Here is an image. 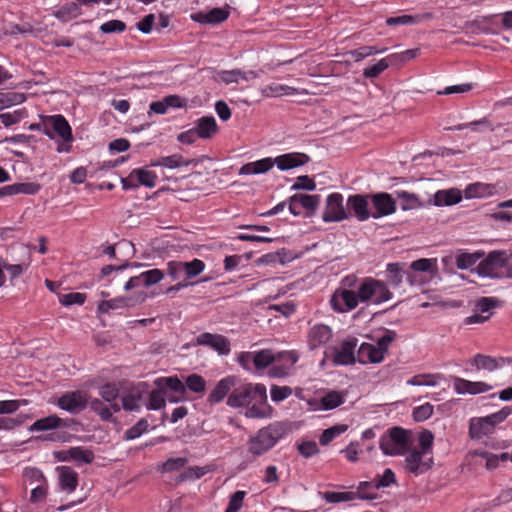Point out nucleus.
<instances>
[{"mask_svg":"<svg viewBox=\"0 0 512 512\" xmlns=\"http://www.w3.org/2000/svg\"><path fill=\"white\" fill-rule=\"evenodd\" d=\"M245 416L252 419H265L272 416L273 408L267 401V394L264 396V401H254L246 407Z\"/></svg>","mask_w":512,"mask_h":512,"instance_id":"obj_26","label":"nucleus"},{"mask_svg":"<svg viewBox=\"0 0 512 512\" xmlns=\"http://www.w3.org/2000/svg\"><path fill=\"white\" fill-rule=\"evenodd\" d=\"M26 100L24 93L8 91L0 92V111L14 105H19Z\"/></svg>","mask_w":512,"mask_h":512,"instance_id":"obj_41","label":"nucleus"},{"mask_svg":"<svg viewBox=\"0 0 512 512\" xmlns=\"http://www.w3.org/2000/svg\"><path fill=\"white\" fill-rule=\"evenodd\" d=\"M374 480L372 481H362L358 485V491L354 492L356 494V499L362 500H374L377 498L376 493L369 492V489H374Z\"/></svg>","mask_w":512,"mask_h":512,"instance_id":"obj_58","label":"nucleus"},{"mask_svg":"<svg viewBox=\"0 0 512 512\" xmlns=\"http://www.w3.org/2000/svg\"><path fill=\"white\" fill-rule=\"evenodd\" d=\"M27 116L26 109H18L14 112H7L0 114V120L5 127H9L20 122L23 118Z\"/></svg>","mask_w":512,"mask_h":512,"instance_id":"obj_53","label":"nucleus"},{"mask_svg":"<svg viewBox=\"0 0 512 512\" xmlns=\"http://www.w3.org/2000/svg\"><path fill=\"white\" fill-rule=\"evenodd\" d=\"M473 364L477 370H487L489 372L495 371L504 366L502 357L494 358L489 355L476 354L473 358Z\"/></svg>","mask_w":512,"mask_h":512,"instance_id":"obj_30","label":"nucleus"},{"mask_svg":"<svg viewBox=\"0 0 512 512\" xmlns=\"http://www.w3.org/2000/svg\"><path fill=\"white\" fill-rule=\"evenodd\" d=\"M148 410H160L166 406V389L158 387L149 393L148 402L145 404Z\"/></svg>","mask_w":512,"mask_h":512,"instance_id":"obj_37","label":"nucleus"},{"mask_svg":"<svg viewBox=\"0 0 512 512\" xmlns=\"http://www.w3.org/2000/svg\"><path fill=\"white\" fill-rule=\"evenodd\" d=\"M494 430L487 417H474L470 420L469 436L471 439L480 440L493 434Z\"/></svg>","mask_w":512,"mask_h":512,"instance_id":"obj_21","label":"nucleus"},{"mask_svg":"<svg viewBox=\"0 0 512 512\" xmlns=\"http://www.w3.org/2000/svg\"><path fill=\"white\" fill-rule=\"evenodd\" d=\"M195 129L201 139H210L217 131L218 125L213 116H203L195 122Z\"/></svg>","mask_w":512,"mask_h":512,"instance_id":"obj_29","label":"nucleus"},{"mask_svg":"<svg viewBox=\"0 0 512 512\" xmlns=\"http://www.w3.org/2000/svg\"><path fill=\"white\" fill-rule=\"evenodd\" d=\"M462 200V194H433V202L436 206H452Z\"/></svg>","mask_w":512,"mask_h":512,"instance_id":"obj_54","label":"nucleus"},{"mask_svg":"<svg viewBox=\"0 0 512 512\" xmlns=\"http://www.w3.org/2000/svg\"><path fill=\"white\" fill-rule=\"evenodd\" d=\"M453 388L457 394H481L488 392L492 386L483 381H469L461 377H453Z\"/></svg>","mask_w":512,"mask_h":512,"instance_id":"obj_19","label":"nucleus"},{"mask_svg":"<svg viewBox=\"0 0 512 512\" xmlns=\"http://www.w3.org/2000/svg\"><path fill=\"white\" fill-rule=\"evenodd\" d=\"M40 186L35 183H15L0 188V192H38Z\"/></svg>","mask_w":512,"mask_h":512,"instance_id":"obj_61","label":"nucleus"},{"mask_svg":"<svg viewBox=\"0 0 512 512\" xmlns=\"http://www.w3.org/2000/svg\"><path fill=\"white\" fill-rule=\"evenodd\" d=\"M246 495V491L238 490L234 492L230 496L228 506L224 512H239L243 507Z\"/></svg>","mask_w":512,"mask_h":512,"instance_id":"obj_55","label":"nucleus"},{"mask_svg":"<svg viewBox=\"0 0 512 512\" xmlns=\"http://www.w3.org/2000/svg\"><path fill=\"white\" fill-rule=\"evenodd\" d=\"M275 166V161L272 157L262 158L257 161L244 164L240 170V175H258L264 174Z\"/></svg>","mask_w":512,"mask_h":512,"instance_id":"obj_23","label":"nucleus"},{"mask_svg":"<svg viewBox=\"0 0 512 512\" xmlns=\"http://www.w3.org/2000/svg\"><path fill=\"white\" fill-rule=\"evenodd\" d=\"M275 165L281 171L291 170L301 167L310 161V157L302 152H290L278 155L273 158Z\"/></svg>","mask_w":512,"mask_h":512,"instance_id":"obj_18","label":"nucleus"},{"mask_svg":"<svg viewBox=\"0 0 512 512\" xmlns=\"http://www.w3.org/2000/svg\"><path fill=\"white\" fill-rule=\"evenodd\" d=\"M358 296L362 303L381 304L390 300L392 293L384 282L367 277L358 287Z\"/></svg>","mask_w":512,"mask_h":512,"instance_id":"obj_5","label":"nucleus"},{"mask_svg":"<svg viewBox=\"0 0 512 512\" xmlns=\"http://www.w3.org/2000/svg\"><path fill=\"white\" fill-rule=\"evenodd\" d=\"M256 73L253 70L242 71L240 69L222 70L218 71L215 80L221 81L225 84L237 83L239 80H249L256 78Z\"/></svg>","mask_w":512,"mask_h":512,"instance_id":"obj_24","label":"nucleus"},{"mask_svg":"<svg viewBox=\"0 0 512 512\" xmlns=\"http://www.w3.org/2000/svg\"><path fill=\"white\" fill-rule=\"evenodd\" d=\"M70 458L71 461L77 463L90 464L94 460V454L91 450L83 448L81 446L71 447Z\"/></svg>","mask_w":512,"mask_h":512,"instance_id":"obj_45","label":"nucleus"},{"mask_svg":"<svg viewBox=\"0 0 512 512\" xmlns=\"http://www.w3.org/2000/svg\"><path fill=\"white\" fill-rule=\"evenodd\" d=\"M149 423L145 418H141L131 428L127 429L124 433L125 440H134L139 438L144 433L148 432Z\"/></svg>","mask_w":512,"mask_h":512,"instance_id":"obj_46","label":"nucleus"},{"mask_svg":"<svg viewBox=\"0 0 512 512\" xmlns=\"http://www.w3.org/2000/svg\"><path fill=\"white\" fill-rule=\"evenodd\" d=\"M157 179L158 177L155 172L144 167L132 170L130 174L122 180V183L125 189L138 188L140 186L153 188L156 185Z\"/></svg>","mask_w":512,"mask_h":512,"instance_id":"obj_13","label":"nucleus"},{"mask_svg":"<svg viewBox=\"0 0 512 512\" xmlns=\"http://www.w3.org/2000/svg\"><path fill=\"white\" fill-rule=\"evenodd\" d=\"M299 357V353L295 350L275 353L274 365L270 368L269 375L275 378L288 376L299 360Z\"/></svg>","mask_w":512,"mask_h":512,"instance_id":"obj_11","label":"nucleus"},{"mask_svg":"<svg viewBox=\"0 0 512 512\" xmlns=\"http://www.w3.org/2000/svg\"><path fill=\"white\" fill-rule=\"evenodd\" d=\"M42 133L49 137L50 139H53L54 135L56 134L63 140V142L68 143L67 146H58L57 151L59 153L70 151V143L73 141L72 129L70 124L63 115L57 114L43 116Z\"/></svg>","mask_w":512,"mask_h":512,"instance_id":"obj_4","label":"nucleus"},{"mask_svg":"<svg viewBox=\"0 0 512 512\" xmlns=\"http://www.w3.org/2000/svg\"><path fill=\"white\" fill-rule=\"evenodd\" d=\"M479 256L471 253H461L456 257V266L459 269H468L476 264Z\"/></svg>","mask_w":512,"mask_h":512,"instance_id":"obj_64","label":"nucleus"},{"mask_svg":"<svg viewBox=\"0 0 512 512\" xmlns=\"http://www.w3.org/2000/svg\"><path fill=\"white\" fill-rule=\"evenodd\" d=\"M333 336L332 329L325 324L313 325L307 334V344L311 350L327 344Z\"/></svg>","mask_w":512,"mask_h":512,"instance_id":"obj_17","label":"nucleus"},{"mask_svg":"<svg viewBox=\"0 0 512 512\" xmlns=\"http://www.w3.org/2000/svg\"><path fill=\"white\" fill-rule=\"evenodd\" d=\"M319 204V195L293 194L289 201V210L295 216H312Z\"/></svg>","mask_w":512,"mask_h":512,"instance_id":"obj_9","label":"nucleus"},{"mask_svg":"<svg viewBox=\"0 0 512 512\" xmlns=\"http://www.w3.org/2000/svg\"><path fill=\"white\" fill-rule=\"evenodd\" d=\"M382 334L376 339V346L385 355L388 352L389 346L398 338V334L394 330L382 329Z\"/></svg>","mask_w":512,"mask_h":512,"instance_id":"obj_44","label":"nucleus"},{"mask_svg":"<svg viewBox=\"0 0 512 512\" xmlns=\"http://www.w3.org/2000/svg\"><path fill=\"white\" fill-rule=\"evenodd\" d=\"M379 447L388 456H403L412 447L411 432L402 427L390 428L380 437Z\"/></svg>","mask_w":512,"mask_h":512,"instance_id":"obj_2","label":"nucleus"},{"mask_svg":"<svg viewBox=\"0 0 512 512\" xmlns=\"http://www.w3.org/2000/svg\"><path fill=\"white\" fill-rule=\"evenodd\" d=\"M345 396L346 394L344 392L335 390L329 391L320 399L321 408L323 410H332L337 408L345 402Z\"/></svg>","mask_w":512,"mask_h":512,"instance_id":"obj_35","label":"nucleus"},{"mask_svg":"<svg viewBox=\"0 0 512 512\" xmlns=\"http://www.w3.org/2000/svg\"><path fill=\"white\" fill-rule=\"evenodd\" d=\"M295 89L288 85L280 84L277 82H272L266 85L262 92L266 97H279L282 95H292L294 94Z\"/></svg>","mask_w":512,"mask_h":512,"instance_id":"obj_42","label":"nucleus"},{"mask_svg":"<svg viewBox=\"0 0 512 512\" xmlns=\"http://www.w3.org/2000/svg\"><path fill=\"white\" fill-rule=\"evenodd\" d=\"M509 259L504 251H493L478 266L479 274L491 278L504 277V267Z\"/></svg>","mask_w":512,"mask_h":512,"instance_id":"obj_8","label":"nucleus"},{"mask_svg":"<svg viewBox=\"0 0 512 512\" xmlns=\"http://www.w3.org/2000/svg\"><path fill=\"white\" fill-rule=\"evenodd\" d=\"M387 50V48L378 49L376 46H362L353 51H351V55L356 62L361 61L371 55L383 53Z\"/></svg>","mask_w":512,"mask_h":512,"instance_id":"obj_52","label":"nucleus"},{"mask_svg":"<svg viewBox=\"0 0 512 512\" xmlns=\"http://www.w3.org/2000/svg\"><path fill=\"white\" fill-rule=\"evenodd\" d=\"M236 377L226 376L222 378L208 396V401L212 404L220 403L225 397L228 398L229 394L235 388Z\"/></svg>","mask_w":512,"mask_h":512,"instance_id":"obj_20","label":"nucleus"},{"mask_svg":"<svg viewBox=\"0 0 512 512\" xmlns=\"http://www.w3.org/2000/svg\"><path fill=\"white\" fill-rule=\"evenodd\" d=\"M86 294L80 292H70L59 296V302L63 306H71L74 304L82 305L86 301Z\"/></svg>","mask_w":512,"mask_h":512,"instance_id":"obj_57","label":"nucleus"},{"mask_svg":"<svg viewBox=\"0 0 512 512\" xmlns=\"http://www.w3.org/2000/svg\"><path fill=\"white\" fill-rule=\"evenodd\" d=\"M89 403L87 393L81 390H75L64 393L57 399V406L69 412L70 414H78L83 411Z\"/></svg>","mask_w":512,"mask_h":512,"instance_id":"obj_12","label":"nucleus"},{"mask_svg":"<svg viewBox=\"0 0 512 512\" xmlns=\"http://www.w3.org/2000/svg\"><path fill=\"white\" fill-rule=\"evenodd\" d=\"M419 448H416L418 452L426 455H433L432 448L434 442V435L429 430H424L419 434Z\"/></svg>","mask_w":512,"mask_h":512,"instance_id":"obj_47","label":"nucleus"},{"mask_svg":"<svg viewBox=\"0 0 512 512\" xmlns=\"http://www.w3.org/2000/svg\"><path fill=\"white\" fill-rule=\"evenodd\" d=\"M267 389L261 383H242L229 394L226 404L231 408L248 407L254 401H264Z\"/></svg>","mask_w":512,"mask_h":512,"instance_id":"obj_3","label":"nucleus"},{"mask_svg":"<svg viewBox=\"0 0 512 512\" xmlns=\"http://www.w3.org/2000/svg\"><path fill=\"white\" fill-rule=\"evenodd\" d=\"M143 391L139 387L132 389L128 394L122 396V407L126 411L139 412L141 410V401Z\"/></svg>","mask_w":512,"mask_h":512,"instance_id":"obj_32","label":"nucleus"},{"mask_svg":"<svg viewBox=\"0 0 512 512\" xmlns=\"http://www.w3.org/2000/svg\"><path fill=\"white\" fill-rule=\"evenodd\" d=\"M372 203L377 211L373 217L377 218L383 215H389L395 211V202L390 194H372Z\"/></svg>","mask_w":512,"mask_h":512,"instance_id":"obj_27","label":"nucleus"},{"mask_svg":"<svg viewBox=\"0 0 512 512\" xmlns=\"http://www.w3.org/2000/svg\"><path fill=\"white\" fill-rule=\"evenodd\" d=\"M59 428V417L56 414L36 420L29 428L31 432L48 431Z\"/></svg>","mask_w":512,"mask_h":512,"instance_id":"obj_39","label":"nucleus"},{"mask_svg":"<svg viewBox=\"0 0 512 512\" xmlns=\"http://www.w3.org/2000/svg\"><path fill=\"white\" fill-rule=\"evenodd\" d=\"M184 384L186 386V390L189 389L195 393H203L206 390V381L198 374H191L187 376Z\"/></svg>","mask_w":512,"mask_h":512,"instance_id":"obj_48","label":"nucleus"},{"mask_svg":"<svg viewBox=\"0 0 512 512\" xmlns=\"http://www.w3.org/2000/svg\"><path fill=\"white\" fill-rule=\"evenodd\" d=\"M444 379L442 374H418L407 380L412 386H437Z\"/></svg>","mask_w":512,"mask_h":512,"instance_id":"obj_36","label":"nucleus"},{"mask_svg":"<svg viewBox=\"0 0 512 512\" xmlns=\"http://www.w3.org/2000/svg\"><path fill=\"white\" fill-rule=\"evenodd\" d=\"M387 278L393 286H398L403 281L404 271L399 263H389L387 265Z\"/></svg>","mask_w":512,"mask_h":512,"instance_id":"obj_51","label":"nucleus"},{"mask_svg":"<svg viewBox=\"0 0 512 512\" xmlns=\"http://www.w3.org/2000/svg\"><path fill=\"white\" fill-rule=\"evenodd\" d=\"M59 471V485L67 493L73 492L78 485V474L68 466H61Z\"/></svg>","mask_w":512,"mask_h":512,"instance_id":"obj_28","label":"nucleus"},{"mask_svg":"<svg viewBox=\"0 0 512 512\" xmlns=\"http://www.w3.org/2000/svg\"><path fill=\"white\" fill-rule=\"evenodd\" d=\"M90 409L96 413L102 421H112L113 413L120 411L118 403L104 404L100 399H92L89 403Z\"/></svg>","mask_w":512,"mask_h":512,"instance_id":"obj_25","label":"nucleus"},{"mask_svg":"<svg viewBox=\"0 0 512 512\" xmlns=\"http://www.w3.org/2000/svg\"><path fill=\"white\" fill-rule=\"evenodd\" d=\"M347 218V212L343 206L342 194H329L326 207L322 215L324 222H339Z\"/></svg>","mask_w":512,"mask_h":512,"instance_id":"obj_14","label":"nucleus"},{"mask_svg":"<svg viewBox=\"0 0 512 512\" xmlns=\"http://www.w3.org/2000/svg\"><path fill=\"white\" fill-rule=\"evenodd\" d=\"M142 276L144 279V287H150L162 281L165 274L162 270L155 268L142 272Z\"/></svg>","mask_w":512,"mask_h":512,"instance_id":"obj_62","label":"nucleus"},{"mask_svg":"<svg viewBox=\"0 0 512 512\" xmlns=\"http://www.w3.org/2000/svg\"><path fill=\"white\" fill-rule=\"evenodd\" d=\"M357 360L362 364L380 363L384 360V354L377 346L370 343H362L357 351Z\"/></svg>","mask_w":512,"mask_h":512,"instance_id":"obj_22","label":"nucleus"},{"mask_svg":"<svg viewBox=\"0 0 512 512\" xmlns=\"http://www.w3.org/2000/svg\"><path fill=\"white\" fill-rule=\"evenodd\" d=\"M205 263L200 259H193L190 262H183V271L187 278H192L203 272Z\"/></svg>","mask_w":512,"mask_h":512,"instance_id":"obj_56","label":"nucleus"},{"mask_svg":"<svg viewBox=\"0 0 512 512\" xmlns=\"http://www.w3.org/2000/svg\"><path fill=\"white\" fill-rule=\"evenodd\" d=\"M290 431L291 427L288 422L275 421L270 423L250 437L247 451L253 458L259 457L271 450Z\"/></svg>","mask_w":512,"mask_h":512,"instance_id":"obj_1","label":"nucleus"},{"mask_svg":"<svg viewBox=\"0 0 512 512\" xmlns=\"http://www.w3.org/2000/svg\"><path fill=\"white\" fill-rule=\"evenodd\" d=\"M361 302L358 290L354 291L347 287L337 288L330 298V305L337 313H347L354 310Z\"/></svg>","mask_w":512,"mask_h":512,"instance_id":"obj_7","label":"nucleus"},{"mask_svg":"<svg viewBox=\"0 0 512 512\" xmlns=\"http://www.w3.org/2000/svg\"><path fill=\"white\" fill-rule=\"evenodd\" d=\"M348 203L351 204L355 215L360 221H365L369 218L368 201L365 197L355 194L348 199Z\"/></svg>","mask_w":512,"mask_h":512,"instance_id":"obj_33","label":"nucleus"},{"mask_svg":"<svg viewBox=\"0 0 512 512\" xmlns=\"http://www.w3.org/2000/svg\"><path fill=\"white\" fill-rule=\"evenodd\" d=\"M191 163L192 160H186L180 154H173L152 161L151 166H163L173 169L182 166H189Z\"/></svg>","mask_w":512,"mask_h":512,"instance_id":"obj_34","label":"nucleus"},{"mask_svg":"<svg viewBox=\"0 0 512 512\" xmlns=\"http://www.w3.org/2000/svg\"><path fill=\"white\" fill-rule=\"evenodd\" d=\"M358 340L355 337L344 340L339 348H335L332 362L335 365H352L356 362L355 349Z\"/></svg>","mask_w":512,"mask_h":512,"instance_id":"obj_16","label":"nucleus"},{"mask_svg":"<svg viewBox=\"0 0 512 512\" xmlns=\"http://www.w3.org/2000/svg\"><path fill=\"white\" fill-rule=\"evenodd\" d=\"M392 58L389 55L385 58L380 59L376 64L367 67L363 70V76L365 78H376L381 73H383L386 69H388L391 65H394L392 62Z\"/></svg>","mask_w":512,"mask_h":512,"instance_id":"obj_40","label":"nucleus"},{"mask_svg":"<svg viewBox=\"0 0 512 512\" xmlns=\"http://www.w3.org/2000/svg\"><path fill=\"white\" fill-rule=\"evenodd\" d=\"M292 388L289 386L272 385L270 389L271 399L274 402H281L292 395Z\"/></svg>","mask_w":512,"mask_h":512,"instance_id":"obj_63","label":"nucleus"},{"mask_svg":"<svg viewBox=\"0 0 512 512\" xmlns=\"http://www.w3.org/2000/svg\"><path fill=\"white\" fill-rule=\"evenodd\" d=\"M404 456L403 469L415 477L425 474L434 465L433 455L418 452L416 448L411 447Z\"/></svg>","mask_w":512,"mask_h":512,"instance_id":"obj_6","label":"nucleus"},{"mask_svg":"<svg viewBox=\"0 0 512 512\" xmlns=\"http://www.w3.org/2000/svg\"><path fill=\"white\" fill-rule=\"evenodd\" d=\"M157 387H164L174 394L186 396V386L177 376L161 377L155 381Z\"/></svg>","mask_w":512,"mask_h":512,"instance_id":"obj_31","label":"nucleus"},{"mask_svg":"<svg viewBox=\"0 0 512 512\" xmlns=\"http://www.w3.org/2000/svg\"><path fill=\"white\" fill-rule=\"evenodd\" d=\"M373 480L374 489L386 488L396 483V476L392 469L386 468L382 475H377Z\"/></svg>","mask_w":512,"mask_h":512,"instance_id":"obj_50","label":"nucleus"},{"mask_svg":"<svg viewBox=\"0 0 512 512\" xmlns=\"http://www.w3.org/2000/svg\"><path fill=\"white\" fill-rule=\"evenodd\" d=\"M188 463V459L186 457H176V458H168L161 465V472H174L179 471Z\"/></svg>","mask_w":512,"mask_h":512,"instance_id":"obj_59","label":"nucleus"},{"mask_svg":"<svg viewBox=\"0 0 512 512\" xmlns=\"http://www.w3.org/2000/svg\"><path fill=\"white\" fill-rule=\"evenodd\" d=\"M196 344L209 347L219 355H228L231 351L230 341L221 334L201 333L196 337Z\"/></svg>","mask_w":512,"mask_h":512,"instance_id":"obj_15","label":"nucleus"},{"mask_svg":"<svg viewBox=\"0 0 512 512\" xmlns=\"http://www.w3.org/2000/svg\"><path fill=\"white\" fill-rule=\"evenodd\" d=\"M255 369L263 370L272 367L275 361V353L270 349H262L254 352Z\"/></svg>","mask_w":512,"mask_h":512,"instance_id":"obj_38","label":"nucleus"},{"mask_svg":"<svg viewBox=\"0 0 512 512\" xmlns=\"http://www.w3.org/2000/svg\"><path fill=\"white\" fill-rule=\"evenodd\" d=\"M348 429V425L346 424H337L330 428L325 429L320 435L319 442L322 446L328 445L332 442L336 437L345 433Z\"/></svg>","mask_w":512,"mask_h":512,"instance_id":"obj_43","label":"nucleus"},{"mask_svg":"<svg viewBox=\"0 0 512 512\" xmlns=\"http://www.w3.org/2000/svg\"><path fill=\"white\" fill-rule=\"evenodd\" d=\"M99 395L102 399L110 404L116 403V399L119 396V389L113 383H107L100 387Z\"/></svg>","mask_w":512,"mask_h":512,"instance_id":"obj_60","label":"nucleus"},{"mask_svg":"<svg viewBox=\"0 0 512 512\" xmlns=\"http://www.w3.org/2000/svg\"><path fill=\"white\" fill-rule=\"evenodd\" d=\"M146 293L141 291L133 296H119L110 300H102L97 305L98 314H108L110 311L122 310L143 303L146 300Z\"/></svg>","mask_w":512,"mask_h":512,"instance_id":"obj_10","label":"nucleus"},{"mask_svg":"<svg viewBox=\"0 0 512 512\" xmlns=\"http://www.w3.org/2000/svg\"><path fill=\"white\" fill-rule=\"evenodd\" d=\"M323 499L328 503L348 502L356 499L354 492H332L326 491L322 494Z\"/></svg>","mask_w":512,"mask_h":512,"instance_id":"obj_49","label":"nucleus"}]
</instances>
